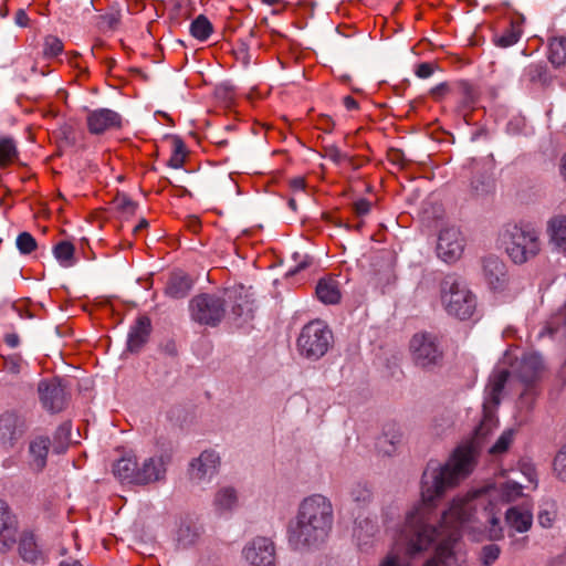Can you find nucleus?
I'll use <instances>...</instances> for the list:
<instances>
[{
  "label": "nucleus",
  "instance_id": "obj_39",
  "mask_svg": "<svg viewBox=\"0 0 566 566\" xmlns=\"http://www.w3.org/2000/svg\"><path fill=\"white\" fill-rule=\"evenodd\" d=\"M523 78L530 83H545L547 66L544 62L531 63L523 71Z\"/></svg>",
  "mask_w": 566,
  "mask_h": 566
},
{
  "label": "nucleus",
  "instance_id": "obj_27",
  "mask_svg": "<svg viewBox=\"0 0 566 566\" xmlns=\"http://www.w3.org/2000/svg\"><path fill=\"white\" fill-rule=\"evenodd\" d=\"M347 501L356 507H365L373 500V492L366 482L355 481L346 486Z\"/></svg>",
  "mask_w": 566,
  "mask_h": 566
},
{
  "label": "nucleus",
  "instance_id": "obj_41",
  "mask_svg": "<svg viewBox=\"0 0 566 566\" xmlns=\"http://www.w3.org/2000/svg\"><path fill=\"white\" fill-rule=\"evenodd\" d=\"M17 146L12 138L0 139V168L8 166L17 157Z\"/></svg>",
  "mask_w": 566,
  "mask_h": 566
},
{
  "label": "nucleus",
  "instance_id": "obj_17",
  "mask_svg": "<svg viewBox=\"0 0 566 566\" xmlns=\"http://www.w3.org/2000/svg\"><path fill=\"white\" fill-rule=\"evenodd\" d=\"M25 431V422L22 417L13 411H7L0 416V441L12 446Z\"/></svg>",
  "mask_w": 566,
  "mask_h": 566
},
{
  "label": "nucleus",
  "instance_id": "obj_7",
  "mask_svg": "<svg viewBox=\"0 0 566 566\" xmlns=\"http://www.w3.org/2000/svg\"><path fill=\"white\" fill-rule=\"evenodd\" d=\"M172 460V450L163 449L142 463H138L137 485L160 482L166 479L167 467Z\"/></svg>",
  "mask_w": 566,
  "mask_h": 566
},
{
  "label": "nucleus",
  "instance_id": "obj_58",
  "mask_svg": "<svg viewBox=\"0 0 566 566\" xmlns=\"http://www.w3.org/2000/svg\"><path fill=\"white\" fill-rule=\"evenodd\" d=\"M14 22L17 25L25 28L29 25L30 19L23 9H19L14 15Z\"/></svg>",
  "mask_w": 566,
  "mask_h": 566
},
{
  "label": "nucleus",
  "instance_id": "obj_46",
  "mask_svg": "<svg viewBox=\"0 0 566 566\" xmlns=\"http://www.w3.org/2000/svg\"><path fill=\"white\" fill-rule=\"evenodd\" d=\"M471 188H472V191L476 195V196H483V195H486L489 193L492 188H493V180L492 178L486 175V174H482L478 177H474L471 181Z\"/></svg>",
  "mask_w": 566,
  "mask_h": 566
},
{
  "label": "nucleus",
  "instance_id": "obj_33",
  "mask_svg": "<svg viewBox=\"0 0 566 566\" xmlns=\"http://www.w3.org/2000/svg\"><path fill=\"white\" fill-rule=\"evenodd\" d=\"M401 441V433L394 427L384 432V436L377 440L376 448L379 453L384 455H392L396 451V446Z\"/></svg>",
  "mask_w": 566,
  "mask_h": 566
},
{
  "label": "nucleus",
  "instance_id": "obj_62",
  "mask_svg": "<svg viewBox=\"0 0 566 566\" xmlns=\"http://www.w3.org/2000/svg\"><path fill=\"white\" fill-rule=\"evenodd\" d=\"M343 103L348 111H354L358 108V102L349 95L344 97Z\"/></svg>",
  "mask_w": 566,
  "mask_h": 566
},
{
  "label": "nucleus",
  "instance_id": "obj_40",
  "mask_svg": "<svg viewBox=\"0 0 566 566\" xmlns=\"http://www.w3.org/2000/svg\"><path fill=\"white\" fill-rule=\"evenodd\" d=\"M515 436L514 429H506L499 437L496 442L489 449V453L493 457H499L507 452L511 447Z\"/></svg>",
  "mask_w": 566,
  "mask_h": 566
},
{
  "label": "nucleus",
  "instance_id": "obj_63",
  "mask_svg": "<svg viewBox=\"0 0 566 566\" xmlns=\"http://www.w3.org/2000/svg\"><path fill=\"white\" fill-rule=\"evenodd\" d=\"M290 186L294 191H302L305 188V181L302 178H294L290 181Z\"/></svg>",
  "mask_w": 566,
  "mask_h": 566
},
{
  "label": "nucleus",
  "instance_id": "obj_32",
  "mask_svg": "<svg viewBox=\"0 0 566 566\" xmlns=\"http://www.w3.org/2000/svg\"><path fill=\"white\" fill-rule=\"evenodd\" d=\"M454 93L460 97L462 108H471L476 103L478 92L468 81L461 80L453 84Z\"/></svg>",
  "mask_w": 566,
  "mask_h": 566
},
{
  "label": "nucleus",
  "instance_id": "obj_60",
  "mask_svg": "<svg viewBox=\"0 0 566 566\" xmlns=\"http://www.w3.org/2000/svg\"><path fill=\"white\" fill-rule=\"evenodd\" d=\"M185 158L186 156L184 154H172L168 165L175 169L181 168L185 163Z\"/></svg>",
  "mask_w": 566,
  "mask_h": 566
},
{
  "label": "nucleus",
  "instance_id": "obj_22",
  "mask_svg": "<svg viewBox=\"0 0 566 566\" xmlns=\"http://www.w3.org/2000/svg\"><path fill=\"white\" fill-rule=\"evenodd\" d=\"M377 533L378 526L374 520L365 517L355 522L353 536L360 551L367 552L373 546Z\"/></svg>",
  "mask_w": 566,
  "mask_h": 566
},
{
  "label": "nucleus",
  "instance_id": "obj_18",
  "mask_svg": "<svg viewBox=\"0 0 566 566\" xmlns=\"http://www.w3.org/2000/svg\"><path fill=\"white\" fill-rule=\"evenodd\" d=\"M150 333V318L146 315L138 316L128 332L126 350L129 353H139L148 342Z\"/></svg>",
  "mask_w": 566,
  "mask_h": 566
},
{
  "label": "nucleus",
  "instance_id": "obj_34",
  "mask_svg": "<svg viewBox=\"0 0 566 566\" xmlns=\"http://www.w3.org/2000/svg\"><path fill=\"white\" fill-rule=\"evenodd\" d=\"M510 373L506 369H502L496 371L492 378L490 379V384L488 386V395L489 400L494 403H500V396L502 390L504 389V386L509 379Z\"/></svg>",
  "mask_w": 566,
  "mask_h": 566
},
{
  "label": "nucleus",
  "instance_id": "obj_29",
  "mask_svg": "<svg viewBox=\"0 0 566 566\" xmlns=\"http://www.w3.org/2000/svg\"><path fill=\"white\" fill-rule=\"evenodd\" d=\"M522 33L521 23L518 21H511L501 33L495 34L494 43L500 48H510L520 41Z\"/></svg>",
  "mask_w": 566,
  "mask_h": 566
},
{
  "label": "nucleus",
  "instance_id": "obj_61",
  "mask_svg": "<svg viewBox=\"0 0 566 566\" xmlns=\"http://www.w3.org/2000/svg\"><path fill=\"white\" fill-rule=\"evenodd\" d=\"M3 340L11 348H15L20 345V337L17 333L6 334Z\"/></svg>",
  "mask_w": 566,
  "mask_h": 566
},
{
  "label": "nucleus",
  "instance_id": "obj_44",
  "mask_svg": "<svg viewBox=\"0 0 566 566\" xmlns=\"http://www.w3.org/2000/svg\"><path fill=\"white\" fill-rule=\"evenodd\" d=\"M64 45L61 39L55 35H48L43 43V55L46 59L56 57L63 52Z\"/></svg>",
  "mask_w": 566,
  "mask_h": 566
},
{
  "label": "nucleus",
  "instance_id": "obj_42",
  "mask_svg": "<svg viewBox=\"0 0 566 566\" xmlns=\"http://www.w3.org/2000/svg\"><path fill=\"white\" fill-rule=\"evenodd\" d=\"M553 474L558 481L566 483V442L559 448L554 457Z\"/></svg>",
  "mask_w": 566,
  "mask_h": 566
},
{
  "label": "nucleus",
  "instance_id": "obj_11",
  "mask_svg": "<svg viewBox=\"0 0 566 566\" xmlns=\"http://www.w3.org/2000/svg\"><path fill=\"white\" fill-rule=\"evenodd\" d=\"M464 244V237L458 228H444L438 237L437 254L444 262L453 263L462 255Z\"/></svg>",
  "mask_w": 566,
  "mask_h": 566
},
{
  "label": "nucleus",
  "instance_id": "obj_30",
  "mask_svg": "<svg viewBox=\"0 0 566 566\" xmlns=\"http://www.w3.org/2000/svg\"><path fill=\"white\" fill-rule=\"evenodd\" d=\"M551 241L560 250H566V217L556 216L548 222Z\"/></svg>",
  "mask_w": 566,
  "mask_h": 566
},
{
  "label": "nucleus",
  "instance_id": "obj_15",
  "mask_svg": "<svg viewBox=\"0 0 566 566\" xmlns=\"http://www.w3.org/2000/svg\"><path fill=\"white\" fill-rule=\"evenodd\" d=\"M18 520L7 502L0 500V553H6L17 543Z\"/></svg>",
  "mask_w": 566,
  "mask_h": 566
},
{
  "label": "nucleus",
  "instance_id": "obj_48",
  "mask_svg": "<svg viewBox=\"0 0 566 566\" xmlns=\"http://www.w3.org/2000/svg\"><path fill=\"white\" fill-rule=\"evenodd\" d=\"M292 260L294 264L290 266L287 275H295L302 270L308 268L313 263L312 256H310L308 254H302L300 252H294L292 254Z\"/></svg>",
  "mask_w": 566,
  "mask_h": 566
},
{
  "label": "nucleus",
  "instance_id": "obj_45",
  "mask_svg": "<svg viewBox=\"0 0 566 566\" xmlns=\"http://www.w3.org/2000/svg\"><path fill=\"white\" fill-rule=\"evenodd\" d=\"M25 363L20 354H12L2 357V369L10 375H19Z\"/></svg>",
  "mask_w": 566,
  "mask_h": 566
},
{
  "label": "nucleus",
  "instance_id": "obj_12",
  "mask_svg": "<svg viewBox=\"0 0 566 566\" xmlns=\"http://www.w3.org/2000/svg\"><path fill=\"white\" fill-rule=\"evenodd\" d=\"M220 457L214 450H205L189 464V476L197 483H208L218 473Z\"/></svg>",
  "mask_w": 566,
  "mask_h": 566
},
{
  "label": "nucleus",
  "instance_id": "obj_64",
  "mask_svg": "<svg viewBox=\"0 0 566 566\" xmlns=\"http://www.w3.org/2000/svg\"><path fill=\"white\" fill-rule=\"evenodd\" d=\"M172 154H184L186 156V147L182 140L178 137L174 139V151Z\"/></svg>",
  "mask_w": 566,
  "mask_h": 566
},
{
  "label": "nucleus",
  "instance_id": "obj_9",
  "mask_svg": "<svg viewBox=\"0 0 566 566\" xmlns=\"http://www.w3.org/2000/svg\"><path fill=\"white\" fill-rule=\"evenodd\" d=\"M242 556L249 566H275V545L269 537L256 536L244 545Z\"/></svg>",
  "mask_w": 566,
  "mask_h": 566
},
{
  "label": "nucleus",
  "instance_id": "obj_26",
  "mask_svg": "<svg viewBox=\"0 0 566 566\" xmlns=\"http://www.w3.org/2000/svg\"><path fill=\"white\" fill-rule=\"evenodd\" d=\"M192 282L190 277L181 272H172L167 281L165 293L172 298H184L191 290Z\"/></svg>",
  "mask_w": 566,
  "mask_h": 566
},
{
  "label": "nucleus",
  "instance_id": "obj_43",
  "mask_svg": "<svg viewBox=\"0 0 566 566\" xmlns=\"http://www.w3.org/2000/svg\"><path fill=\"white\" fill-rule=\"evenodd\" d=\"M112 203L117 211L126 216H133L138 207L137 202L133 201L125 193H117Z\"/></svg>",
  "mask_w": 566,
  "mask_h": 566
},
{
  "label": "nucleus",
  "instance_id": "obj_28",
  "mask_svg": "<svg viewBox=\"0 0 566 566\" xmlns=\"http://www.w3.org/2000/svg\"><path fill=\"white\" fill-rule=\"evenodd\" d=\"M113 472L123 482L137 484L138 462L133 457H123L115 462Z\"/></svg>",
  "mask_w": 566,
  "mask_h": 566
},
{
  "label": "nucleus",
  "instance_id": "obj_59",
  "mask_svg": "<svg viewBox=\"0 0 566 566\" xmlns=\"http://www.w3.org/2000/svg\"><path fill=\"white\" fill-rule=\"evenodd\" d=\"M389 160L395 164L403 167L405 165V155L401 150L394 149L389 153Z\"/></svg>",
  "mask_w": 566,
  "mask_h": 566
},
{
  "label": "nucleus",
  "instance_id": "obj_19",
  "mask_svg": "<svg viewBox=\"0 0 566 566\" xmlns=\"http://www.w3.org/2000/svg\"><path fill=\"white\" fill-rule=\"evenodd\" d=\"M18 551L21 558L27 563L33 565H44L46 563L48 553L39 546L34 534L31 532L21 534Z\"/></svg>",
  "mask_w": 566,
  "mask_h": 566
},
{
  "label": "nucleus",
  "instance_id": "obj_38",
  "mask_svg": "<svg viewBox=\"0 0 566 566\" xmlns=\"http://www.w3.org/2000/svg\"><path fill=\"white\" fill-rule=\"evenodd\" d=\"M75 248L69 241H61L53 248V254L61 265L69 268L75 263Z\"/></svg>",
  "mask_w": 566,
  "mask_h": 566
},
{
  "label": "nucleus",
  "instance_id": "obj_2",
  "mask_svg": "<svg viewBox=\"0 0 566 566\" xmlns=\"http://www.w3.org/2000/svg\"><path fill=\"white\" fill-rule=\"evenodd\" d=\"M333 523L331 500L322 494H312L301 501L295 516L287 524L289 545L298 552L317 549L326 542Z\"/></svg>",
  "mask_w": 566,
  "mask_h": 566
},
{
  "label": "nucleus",
  "instance_id": "obj_25",
  "mask_svg": "<svg viewBox=\"0 0 566 566\" xmlns=\"http://www.w3.org/2000/svg\"><path fill=\"white\" fill-rule=\"evenodd\" d=\"M315 293L317 298L324 304H337L342 294L339 283L332 276H326L317 282Z\"/></svg>",
  "mask_w": 566,
  "mask_h": 566
},
{
  "label": "nucleus",
  "instance_id": "obj_16",
  "mask_svg": "<svg viewBox=\"0 0 566 566\" xmlns=\"http://www.w3.org/2000/svg\"><path fill=\"white\" fill-rule=\"evenodd\" d=\"M483 275L493 291H502L507 282L506 265L495 255L485 256L482 261Z\"/></svg>",
  "mask_w": 566,
  "mask_h": 566
},
{
  "label": "nucleus",
  "instance_id": "obj_31",
  "mask_svg": "<svg viewBox=\"0 0 566 566\" xmlns=\"http://www.w3.org/2000/svg\"><path fill=\"white\" fill-rule=\"evenodd\" d=\"M200 528L193 524L182 523L176 534V542L179 548L186 549L193 546L200 538Z\"/></svg>",
  "mask_w": 566,
  "mask_h": 566
},
{
  "label": "nucleus",
  "instance_id": "obj_35",
  "mask_svg": "<svg viewBox=\"0 0 566 566\" xmlns=\"http://www.w3.org/2000/svg\"><path fill=\"white\" fill-rule=\"evenodd\" d=\"M190 34L203 42V41H207L208 38L211 35V33L213 32V27H212V23L209 21V19L203 15V14H199L191 23H190Z\"/></svg>",
  "mask_w": 566,
  "mask_h": 566
},
{
  "label": "nucleus",
  "instance_id": "obj_6",
  "mask_svg": "<svg viewBox=\"0 0 566 566\" xmlns=\"http://www.w3.org/2000/svg\"><path fill=\"white\" fill-rule=\"evenodd\" d=\"M189 313L193 322L216 327L224 318L226 301L214 294H198L189 301Z\"/></svg>",
  "mask_w": 566,
  "mask_h": 566
},
{
  "label": "nucleus",
  "instance_id": "obj_21",
  "mask_svg": "<svg viewBox=\"0 0 566 566\" xmlns=\"http://www.w3.org/2000/svg\"><path fill=\"white\" fill-rule=\"evenodd\" d=\"M543 370V359L536 353L524 354L518 368L517 376L526 385L534 382Z\"/></svg>",
  "mask_w": 566,
  "mask_h": 566
},
{
  "label": "nucleus",
  "instance_id": "obj_52",
  "mask_svg": "<svg viewBox=\"0 0 566 566\" xmlns=\"http://www.w3.org/2000/svg\"><path fill=\"white\" fill-rule=\"evenodd\" d=\"M171 17L186 20L190 17L189 0H171Z\"/></svg>",
  "mask_w": 566,
  "mask_h": 566
},
{
  "label": "nucleus",
  "instance_id": "obj_56",
  "mask_svg": "<svg viewBox=\"0 0 566 566\" xmlns=\"http://www.w3.org/2000/svg\"><path fill=\"white\" fill-rule=\"evenodd\" d=\"M353 210L357 217L367 216L371 210V202L365 198H361L354 202Z\"/></svg>",
  "mask_w": 566,
  "mask_h": 566
},
{
  "label": "nucleus",
  "instance_id": "obj_55",
  "mask_svg": "<svg viewBox=\"0 0 566 566\" xmlns=\"http://www.w3.org/2000/svg\"><path fill=\"white\" fill-rule=\"evenodd\" d=\"M556 513L554 510H541L537 515L538 524L544 528H549L553 526L555 521Z\"/></svg>",
  "mask_w": 566,
  "mask_h": 566
},
{
  "label": "nucleus",
  "instance_id": "obj_37",
  "mask_svg": "<svg viewBox=\"0 0 566 566\" xmlns=\"http://www.w3.org/2000/svg\"><path fill=\"white\" fill-rule=\"evenodd\" d=\"M551 63L555 66H562L566 63V38H554L549 42Z\"/></svg>",
  "mask_w": 566,
  "mask_h": 566
},
{
  "label": "nucleus",
  "instance_id": "obj_13",
  "mask_svg": "<svg viewBox=\"0 0 566 566\" xmlns=\"http://www.w3.org/2000/svg\"><path fill=\"white\" fill-rule=\"evenodd\" d=\"M86 125L91 134L101 135L107 130L120 128L123 118L113 109L97 108L88 112Z\"/></svg>",
  "mask_w": 566,
  "mask_h": 566
},
{
  "label": "nucleus",
  "instance_id": "obj_3",
  "mask_svg": "<svg viewBox=\"0 0 566 566\" xmlns=\"http://www.w3.org/2000/svg\"><path fill=\"white\" fill-rule=\"evenodd\" d=\"M505 252L515 264H524L541 251L539 233L530 224H507L502 233Z\"/></svg>",
  "mask_w": 566,
  "mask_h": 566
},
{
  "label": "nucleus",
  "instance_id": "obj_5",
  "mask_svg": "<svg viewBox=\"0 0 566 566\" xmlns=\"http://www.w3.org/2000/svg\"><path fill=\"white\" fill-rule=\"evenodd\" d=\"M334 335L329 326L322 319H313L305 324L296 339V348L303 358L317 361L333 346Z\"/></svg>",
  "mask_w": 566,
  "mask_h": 566
},
{
  "label": "nucleus",
  "instance_id": "obj_4",
  "mask_svg": "<svg viewBox=\"0 0 566 566\" xmlns=\"http://www.w3.org/2000/svg\"><path fill=\"white\" fill-rule=\"evenodd\" d=\"M441 302L449 315L461 321L473 318L476 297L457 275L449 274L440 283Z\"/></svg>",
  "mask_w": 566,
  "mask_h": 566
},
{
  "label": "nucleus",
  "instance_id": "obj_14",
  "mask_svg": "<svg viewBox=\"0 0 566 566\" xmlns=\"http://www.w3.org/2000/svg\"><path fill=\"white\" fill-rule=\"evenodd\" d=\"M242 285L228 287L224 291L226 304L231 305V316L234 321L248 322L253 318V306Z\"/></svg>",
  "mask_w": 566,
  "mask_h": 566
},
{
  "label": "nucleus",
  "instance_id": "obj_57",
  "mask_svg": "<svg viewBox=\"0 0 566 566\" xmlns=\"http://www.w3.org/2000/svg\"><path fill=\"white\" fill-rule=\"evenodd\" d=\"M434 72V66L432 63L429 62H422L417 65L416 67V75L420 78H428L430 77Z\"/></svg>",
  "mask_w": 566,
  "mask_h": 566
},
{
  "label": "nucleus",
  "instance_id": "obj_1",
  "mask_svg": "<svg viewBox=\"0 0 566 566\" xmlns=\"http://www.w3.org/2000/svg\"><path fill=\"white\" fill-rule=\"evenodd\" d=\"M490 431L486 421L480 423L471 438L461 442L444 464L429 461L421 479V501L410 510L398 527L396 544L407 555H415L437 544L436 557L421 566H468L465 553L457 549L461 528L471 521L488 524L491 539L503 537L500 518L488 511L485 500L474 492L454 499L438 520L434 501L464 480L474 469ZM378 566H410L395 552L388 553Z\"/></svg>",
  "mask_w": 566,
  "mask_h": 566
},
{
  "label": "nucleus",
  "instance_id": "obj_49",
  "mask_svg": "<svg viewBox=\"0 0 566 566\" xmlns=\"http://www.w3.org/2000/svg\"><path fill=\"white\" fill-rule=\"evenodd\" d=\"M500 491L502 499L506 502H511L522 495L523 488L517 482L507 481L501 485Z\"/></svg>",
  "mask_w": 566,
  "mask_h": 566
},
{
  "label": "nucleus",
  "instance_id": "obj_53",
  "mask_svg": "<svg viewBox=\"0 0 566 566\" xmlns=\"http://www.w3.org/2000/svg\"><path fill=\"white\" fill-rule=\"evenodd\" d=\"M325 157L334 161L335 164H339L345 159H348L353 165V158H348V156L340 151V149L335 145H325L323 147Z\"/></svg>",
  "mask_w": 566,
  "mask_h": 566
},
{
  "label": "nucleus",
  "instance_id": "obj_51",
  "mask_svg": "<svg viewBox=\"0 0 566 566\" xmlns=\"http://www.w3.org/2000/svg\"><path fill=\"white\" fill-rule=\"evenodd\" d=\"M501 548L496 544H489L482 547L481 562L483 566H491L500 556Z\"/></svg>",
  "mask_w": 566,
  "mask_h": 566
},
{
  "label": "nucleus",
  "instance_id": "obj_20",
  "mask_svg": "<svg viewBox=\"0 0 566 566\" xmlns=\"http://www.w3.org/2000/svg\"><path fill=\"white\" fill-rule=\"evenodd\" d=\"M506 524L518 533L527 532L533 524V513L528 505L522 504L510 507L505 513Z\"/></svg>",
  "mask_w": 566,
  "mask_h": 566
},
{
  "label": "nucleus",
  "instance_id": "obj_50",
  "mask_svg": "<svg viewBox=\"0 0 566 566\" xmlns=\"http://www.w3.org/2000/svg\"><path fill=\"white\" fill-rule=\"evenodd\" d=\"M120 17V8L118 6H112L109 8V11L99 17L101 24L109 30H114L118 25Z\"/></svg>",
  "mask_w": 566,
  "mask_h": 566
},
{
  "label": "nucleus",
  "instance_id": "obj_24",
  "mask_svg": "<svg viewBox=\"0 0 566 566\" xmlns=\"http://www.w3.org/2000/svg\"><path fill=\"white\" fill-rule=\"evenodd\" d=\"M51 441L49 437L39 436L34 438L29 446V453L31 457L30 464L36 470L41 471L46 465V458L49 453Z\"/></svg>",
  "mask_w": 566,
  "mask_h": 566
},
{
  "label": "nucleus",
  "instance_id": "obj_8",
  "mask_svg": "<svg viewBox=\"0 0 566 566\" xmlns=\"http://www.w3.org/2000/svg\"><path fill=\"white\" fill-rule=\"evenodd\" d=\"M410 349L417 365L429 367L442 358L437 337L429 333L416 334L410 342Z\"/></svg>",
  "mask_w": 566,
  "mask_h": 566
},
{
  "label": "nucleus",
  "instance_id": "obj_23",
  "mask_svg": "<svg viewBox=\"0 0 566 566\" xmlns=\"http://www.w3.org/2000/svg\"><path fill=\"white\" fill-rule=\"evenodd\" d=\"M239 506L238 491L232 486L220 488L213 497V507L218 514L233 512Z\"/></svg>",
  "mask_w": 566,
  "mask_h": 566
},
{
  "label": "nucleus",
  "instance_id": "obj_47",
  "mask_svg": "<svg viewBox=\"0 0 566 566\" xmlns=\"http://www.w3.org/2000/svg\"><path fill=\"white\" fill-rule=\"evenodd\" d=\"M15 244L21 254H30L38 248L36 240L29 232H21L17 238Z\"/></svg>",
  "mask_w": 566,
  "mask_h": 566
},
{
  "label": "nucleus",
  "instance_id": "obj_54",
  "mask_svg": "<svg viewBox=\"0 0 566 566\" xmlns=\"http://www.w3.org/2000/svg\"><path fill=\"white\" fill-rule=\"evenodd\" d=\"M454 93L453 85L447 82L440 83L430 90V95L436 101L442 99L447 94Z\"/></svg>",
  "mask_w": 566,
  "mask_h": 566
},
{
  "label": "nucleus",
  "instance_id": "obj_10",
  "mask_svg": "<svg viewBox=\"0 0 566 566\" xmlns=\"http://www.w3.org/2000/svg\"><path fill=\"white\" fill-rule=\"evenodd\" d=\"M38 392L42 407L51 413L61 412L67 405V394L59 378L41 380Z\"/></svg>",
  "mask_w": 566,
  "mask_h": 566
},
{
  "label": "nucleus",
  "instance_id": "obj_36",
  "mask_svg": "<svg viewBox=\"0 0 566 566\" xmlns=\"http://www.w3.org/2000/svg\"><path fill=\"white\" fill-rule=\"evenodd\" d=\"M71 429L72 426L70 421H65L56 428L53 436L54 452L63 453L67 449L71 440Z\"/></svg>",
  "mask_w": 566,
  "mask_h": 566
}]
</instances>
